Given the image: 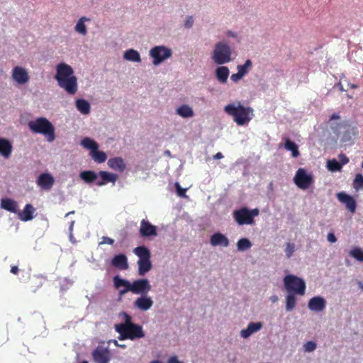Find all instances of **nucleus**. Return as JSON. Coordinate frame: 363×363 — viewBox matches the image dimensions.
I'll list each match as a JSON object with an SVG mask.
<instances>
[{"label":"nucleus","instance_id":"obj_25","mask_svg":"<svg viewBox=\"0 0 363 363\" xmlns=\"http://www.w3.org/2000/svg\"><path fill=\"white\" fill-rule=\"evenodd\" d=\"M111 264L114 267L123 270L127 269L128 267L127 257L123 254L116 255L112 259Z\"/></svg>","mask_w":363,"mask_h":363},{"label":"nucleus","instance_id":"obj_62","mask_svg":"<svg viewBox=\"0 0 363 363\" xmlns=\"http://www.w3.org/2000/svg\"><path fill=\"white\" fill-rule=\"evenodd\" d=\"M116 345L119 347H122V348H125V345H119V344L116 343Z\"/></svg>","mask_w":363,"mask_h":363},{"label":"nucleus","instance_id":"obj_10","mask_svg":"<svg viewBox=\"0 0 363 363\" xmlns=\"http://www.w3.org/2000/svg\"><path fill=\"white\" fill-rule=\"evenodd\" d=\"M358 135L357 127L352 124H342V143L346 145L353 143Z\"/></svg>","mask_w":363,"mask_h":363},{"label":"nucleus","instance_id":"obj_31","mask_svg":"<svg viewBox=\"0 0 363 363\" xmlns=\"http://www.w3.org/2000/svg\"><path fill=\"white\" fill-rule=\"evenodd\" d=\"M133 252L139 257L138 260L150 259L151 254L150 250L145 246H139L133 250Z\"/></svg>","mask_w":363,"mask_h":363},{"label":"nucleus","instance_id":"obj_14","mask_svg":"<svg viewBox=\"0 0 363 363\" xmlns=\"http://www.w3.org/2000/svg\"><path fill=\"white\" fill-rule=\"evenodd\" d=\"M140 234L142 237L156 236V226L152 225L148 220L143 219L140 222Z\"/></svg>","mask_w":363,"mask_h":363},{"label":"nucleus","instance_id":"obj_46","mask_svg":"<svg viewBox=\"0 0 363 363\" xmlns=\"http://www.w3.org/2000/svg\"><path fill=\"white\" fill-rule=\"evenodd\" d=\"M317 347V345L315 342L308 341L303 345L304 351L306 352H311L314 351Z\"/></svg>","mask_w":363,"mask_h":363},{"label":"nucleus","instance_id":"obj_42","mask_svg":"<svg viewBox=\"0 0 363 363\" xmlns=\"http://www.w3.org/2000/svg\"><path fill=\"white\" fill-rule=\"evenodd\" d=\"M327 168L330 172L340 171V162L335 160H328L327 162Z\"/></svg>","mask_w":363,"mask_h":363},{"label":"nucleus","instance_id":"obj_4","mask_svg":"<svg viewBox=\"0 0 363 363\" xmlns=\"http://www.w3.org/2000/svg\"><path fill=\"white\" fill-rule=\"evenodd\" d=\"M232 49L227 42H218L215 45L212 59L217 65H223L232 61Z\"/></svg>","mask_w":363,"mask_h":363},{"label":"nucleus","instance_id":"obj_9","mask_svg":"<svg viewBox=\"0 0 363 363\" xmlns=\"http://www.w3.org/2000/svg\"><path fill=\"white\" fill-rule=\"evenodd\" d=\"M296 185L301 189H307L313 182V176L307 174L303 168H299L294 177Z\"/></svg>","mask_w":363,"mask_h":363},{"label":"nucleus","instance_id":"obj_27","mask_svg":"<svg viewBox=\"0 0 363 363\" xmlns=\"http://www.w3.org/2000/svg\"><path fill=\"white\" fill-rule=\"evenodd\" d=\"M1 206L2 208L14 213L18 212V203L11 199H4L1 201Z\"/></svg>","mask_w":363,"mask_h":363},{"label":"nucleus","instance_id":"obj_32","mask_svg":"<svg viewBox=\"0 0 363 363\" xmlns=\"http://www.w3.org/2000/svg\"><path fill=\"white\" fill-rule=\"evenodd\" d=\"M284 148L286 150L291 152V156L293 157H298L300 155L298 151V145L289 138H286L285 140Z\"/></svg>","mask_w":363,"mask_h":363},{"label":"nucleus","instance_id":"obj_43","mask_svg":"<svg viewBox=\"0 0 363 363\" xmlns=\"http://www.w3.org/2000/svg\"><path fill=\"white\" fill-rule=\"evenodd\" d=\"M353 187L357 190L363 189V176L361 174H357L353 182Z\"/></svg>","mask_w":363,"mask_h":363},{"label":"nucleus","instance_id":"obj_8","mask_svg":"<svg viewBox=\"0 0 363 363\" xmlns=\"http://www.w3.org/2000/svg\"><path fill=\"white\" fill-rule=\"evenodd\" d=\"M172 52L164 46L159 45L155 46L150 51V55L153 58V65H158L165 60L172 56Z\"/></svg>","mask_w":363,"mask_h":363},{"label":"nucleus","instance_id":"obj_56","mask_svg":"<svg viewBox=\"0 0 363 363\" xmlns=\"http://www.w3.org/2000/svg\"><path fill=\"white\" fill-rule=\"evenodd\" d=\"M349 162V159L343 154H342V167Z\"/></svg>","mask_w":363,"mask_h":363},{"label":"nucleus","instance_id":"obj_41","mask_svg":"<svg viewBox=\"0 0 363 363\" xmlns=\"http://www.w3.org/2000/svg\"><path fill=\"white\" fill-rule=\"evenodd\" d=\"M252 67V62L250 60H247L244 65H238V71L244 77Z\"/></svg>","mask_w":363,"mask_h":363},{"label":"nucleus","instance_id":"obj_22","mask_svg":"<svg viewBox=\"0 0 363 363\" xmlns=\"http://www.w3.org/2000/svg\"><path fill=\"white\" fill-rule=\"evenodd\" d=\"M108 165L111 169L121 172H123L126 167L124 160L120 157L110 158L108 161Z\"/></svg>","mask_w":363,"mask_h":363},{"label":"nucleus","instance_id":"obj_37","mask_svg":"<svg viewBox=\"0 0 363 363\" xmlns=\"http://www.w3.org/2000/svg\"><path fill=\"white\" fill-rule=\"evenodd\" d=\"M81 144L84 147L90 150V152H92L96 149H99V145L97 143L89 138H84L82 140Z\"/></svg>","mask_w":363,"mask_h":363},{"label":"nucleus","instance_id":"obj_6","mask_svg":"<svg viewBox=\"0 0 363 363\" xmlns=\"http://www.w3.org/2000/svg\"><path fill=\"white\" fill-rule=\"evenodd\" d=\"M284 287L287 292L303 295L306 291V284L304 281L294 275H286L284 279Z\"/></svg>","mask_w":363,"mask_h":363},{"label":"nucleus","instance_id":"obj_13","mask_svg":"<svg viewBox=\"0 0 363 363\" xmlns=\"http://www.w3.org/2000/svg\"><path fill=\"white\" fill-rule=\"evenodd\" d=\"M118 179V175L106 171H99L98 173V179L96 184L99 186L106 185L111 182L114 184Z\"/></svg>","mask_w":363,"mask_h":363},{"label":"nucleus","instance_id":"obj_51","mask_svg":"<svg viewBox=\"0 0 363 363\" xmlns=\"http://www.w3.org/2000/svg\"><path fill=\"white\" fill-rule=\"evenodd\" d=\"M193 23V18L191 16H188L185 21L184 26L186 28H189L192 26Z\"/></svg>","mask_w":363,"mask_h":363},{"label":"nucleus","instance_id":"obj_50","mask_svg":"<svg viewBox=\"0 0 363 363\" xmlns=\"http://www.w3.org/2000/svg\"><path fill=\"white\" fill-rule=\"evenodd\" d=\"M345 87H346V89L344 88L343 85L342 84V91H347L349 89H355L357 87V85L354 84H350L349 82H347Z\"/></svg>","mask_w":363,"mask_h":363},{"label":"nucleus","instance_id":"obj_36","mask_svg":"<svg viewBox=\"0 0 363 363\" xmlns=\"http://www.w3.org/2000/svg\"><path fill=\"white\" fill-rule=\"evenodd\" d=\"M91 157L97 163H103L107 159L106 152L99 151L98 149L89 153Z\"/></svg>","mask_w":363,"mask_h":363},{"label":"nucleus","instance_id":"obj_55","mask_svg":"<svg viewBox=\"0 0 363 363\" xmlns=\"http://www.w3.org/2000/svg\"><path fill=\"white\" fill-rule=\"evenodd\" d=\"M168 363H182V362L178 360L177 357L174 356V357H172L169 359Z\"/></svg>","mask_w":363,"mask_h":363},{"label":"nucleus","instance_id":"obj_54","mask_svg":"<svg viewBox=\"0 0 363 363\" xmlns=\"http://www.w3.org/2000/svg\"><path fill=\"white\" fill-rule=\"evenodd\" d=\"M19 272V269L17 266H11V272L13 274H17Z\"/></svg>","mask_w":363,"mask_h":363},{"label":"nucleus","instance_id":"obj_53","mask_svg":"<svg viewBox=\"0 0 363 363\" xmlns=\"http://www.w3.org/2000/svg\"><path fill=\"white\" fill-rule=\"evenodd\" d=\"M114 240L112 238L108 237H103V242L101 243H107L108 245H113Z\"/></svg>","mask_w":363,"mask_h":363},{"label":"nucleus","instance_id":"obj_49","mask_svg":"<svg viewBox=\"0 0 363 363\" xmlns=\"http://www.w3.org/2000/svg\"><path fill=\"white\" fill-rule=\"evenodd\" d=\"M243 76L238 71L237 73L233 74L230 77V79L234 82H238L240 79H241Z\"/></svg>","mask_w":363,"mask_h":363},{"label":"nucleus","instance_id":"obj_2","mask_svg":"<svg viewBox=\"0 0 363 363\" xmlns=\"http://www.w3.org/2000/svg\"><path fill=\"white\" fill-rule=\"evenodd\" d=\"M223 110L226 114L233 118V121L238 125L247 124L253 116V109L244 106L240 101L226 105Z\"/></svg>","mask_w":363,"mask_h":363},{"label":"nucleus","instance_id":"obj_44","mask_svg":"<svg viewBox=\"0 0 363 363\" xmlns=\"http://www.w3.org/2000/svg\"><path fill=\"white\" fill-rule=\"evenodd\" d=\"M352 257L359 262H363V250L359 247H355L350 252Z\"/></svg>","mask_w":363,"mask_h":363},{"label":"nucleus","instance_id":"obj_33","mask_svg":"<svg viewBox=\"0 0 363 363\" xmlns=\"http://www.w3.org/2000/svg\"><path fill=\"white\" fill-rule=\"evenodd\" d=\"M76 107L82 114H89L90 113V104L85 99H77L76 101Z\"/></svg>","mask_w":363,"mask_h":363},{"label":"nucleus","instance_id":"obj_24","mask_svg":"<svg viewBox=\"0 0 363 363\" xmlns=\"http://www.w3.org/2000/svg\"><path fill=\"white\" fill-rule=\"evenodd\" d=\"M342 203L345 205L346 208L351 213H354L355 212L357 208V202L352 196L342 192Z\"/></svg>","mask_w":363,"mask_h":363},{"label":"nucleus","instance_id":"obj_39","mask_svg":"<svg viewBox=\"0 0 363 363\" xmlns=\"http://www.w3.org/2000/svg\"><path fill=\"white\" fill-rule=\"evenodd\" d=\"M251 246L252 243L247 238H241L237 242V247L239 251H245Z\"/></svg>","mask_w":363,"mask_h":363},{"label":"nucleus","instance_id":"obj_61","mask_svg":"<svg viewBox=\"0 0 363 363\" xmlns=\"http://www.w3.org/2000/svg\"><path fill=\"white\" fill-rule=\"evenodd\" d=\"M74 224V221H72V222H71V223H70V225H69V230H70L71 231L72 230V228H73Z\"/></svg>","mask_w":363,"mask_h":363},{"label":"nucleus","instance_id":"obj_28","mask_svg":"<svg viewBox=\"0 0 363 363\" xmlns=\"http://www.w3.org/2000/svg\"><path fill=\"white\" fill-rule=\"evenodd\" d=\"M79 177L86 183H96L98 179V173L92 170H85L80 172Z\"/></svg>","mask_w":363,"mask_h":363},{"label":"nucleus","instance_id":"obj_7","mask_svg":"<svg viewBox=\"0 0 363 363\" xmlns=\"http://www.w3.org/2000/svg\"><path fill=\"white\" fill-rule=\"evenodd\" d=\"M258 208L249 210L246 207L241 208L233 212V218L239 225L248 224L251 225L254 223V218L259 215Z\"/></svg>","mask_w":363,"mask_h":363},{"label":"nucleus","instance_id":"obj_29","mask_svg":"<svg viewBox=\"0 0 363 363\" xmlns=\"http://www.w3.org/2000/svg\"><path fill=\"white\" fill-rule=\"evenodd\" d=\"M229 74V69L225 66L218 67L216 69V77L222 84L227 82Z\"/></svg>","mask_w":363,"mask_h":363},{"label":"nucleus","instance_id":"obj_40","mask_svg":"<svg viewBox=\"0 0 363 363\" xmlns=\"http://www.w3.org/2000/svg\"><path fill=\"white\" fill-rule=\"evenodd\" d=\"M87 19L85 17H82L77 22L75 30L77 32L82 34L86 35V27L84 24V21Z\"/></svg>","mask_w":363,"mask_h":363},{"label":"nucleus","instance_id":"obj_52","mask_svg":"<svg viewBox=\"0 0 363 363\" xmlns=\"http://www.w3.org/2000/svg\"><path fill=\"white\" fill-rule=\"evenodd\" d=\"M327 239L330 242H335L337 240L335 235L332 233L328 234Z\"/></svg>","mask_w":363,"mask_h":363},{"label":"nucleus","instance_id":"obj_23","mask_svg":"<svg viewBox=\"0 0 363 363\" xmlns=\"http://www.w3.org/2000/svg\"><path fill=\"white\" fill-rule=\"evenodd\" d=\"M262 327L261 322H251L248 324L246 329H243L240 332V335L243 338L249 337L252 334L259 331Z\"/></svg>","mask_w":363,"mask_h":363},{"label":"nucleus","instance_id":"obj_5","mask_svg":"<svg viewBox=\"0 0 363 363\" xmlns=\"http://www.w3.org/2000/svg\"><path fill=\"white\" fill-rule=\"evenodd\" d=\"M116 331L119 333V340H134L136 339L143 338L145 336V334L143 330V327L138 324H133L130 325L123 326V328H118L115 329Z\"/></svg>","mask_w":363,"mask_h":363},{"label":"nucleus","instance_id":"obj_64","mask_svg":"<svg viewBox=\"0 0 363 363\" xmlns=\"http://www.w3.org/2000/svg\"><path fill=\"white\" fill-rule=\"evenodd\" d=\"M74 211H72L68 212V213L65 215V216H68L69 215H72V214H74Z\"/></svg>","mask_w":363,"mask_h":363},{"label":"nucleus","instance_id":"obj_48","mask_svg":"<svg viewBox=\"0 0 363 363\" xmlns=\"http://www.w3.org/2000/svg\"><path fill=\"white\" fill-rule=\"evenodd\" d=\"M175 186H176L177 193L178 196H185L186 189H182L180 186V185L179 184V183H176L175 184Z\"/></svg>","mask_w":363,"mask_h":363},{"label":"nucleus","instance_id":"obj_15","mask_svg":"<svg viewBox=\"0 0 363 363\" xmlns=\"http://www.w3.org/2000/svg\"><path fill=\"white\" fill-rule=\"evenodd\" d=\"M13 79L20 84H24L29 80V76L27 71L21 67L16 66L12 71Z\"/></svg>","mask_w":363,"mask_h":363},{"label":"nucleus","instance_id":"obj_57","mask_svg":"<svg viewBox=\"0 0 363 363\" xmlns=\"http://www.w3.org/2000/svg\"><path fill=\"white\" fill-rule=\"evenodd\" d=\"M223 157V155L221 152H217L216 155H213V159L215 160L222 159Z\"/></svg>","mask_w":363,"mask_h":363},{"label":"nucleus","instance_id":"obj_30","mask_svg":"<svg viewBox=\"0 0 363 363\" xmlns=\"http://www.w3.org/2000/svg\"><path fill=\"white\" fill-rule=\"evenodd\" d=\"M138 274L140 276L145 275V274L147 273L152 269V267L150 259H145V260H138Z\"/></svg>","mask_w":363,"mask_h":363},{"label":"nucleus","instance_id":"obj_58","mask_svg":"<svg viewBox=\"0 0 363 363\" xmlns=\"http://www.w3.org/2000/svg\"><path fill=\"white\" fill-rule=\"evenodd\" d=\"M228 35L230 36V37H233V38L236 37V35L235 33H233L232 31H228Z\"/></svg>","mask_w":363,"mask_h":363},{"label":"nucleus","instance_id":"obj_63","mask_svg":"<svg viewBox=\"0 0 363 363\" xmlns=\"http://www.w3.org/2000/svg\"><path fill=\"white\" fill-rule=\"evenodd\" d=\"M150 363H162V362L160 360H153V361L150 362Z\"/></svg>","mask_w":363,"mask_h":363},{"label":"nucleus","instance_id":"obj_12","mask_svg":"<svg viewBox=\"0 0 363 363\" xmlns=\"http://www.w3.org/2000/svg\"><path fill=\"white\" fill-rule=\"evenodd\" d=\"M91 355L95 363H109L111 360V352L106 347L98 346Z\"/></svg>","mask_w":363,"mask_h":363},{"label":"nucleus","instance_id":"obj_47","mask_svg":"<svg viewBox=\"0 0 363 363\" xmlns=\"http://www.w3.org/2000/svg\"><path fill=\"white\" fill-rule=\"evenodd\" d=\"M295 250V245L294 243L287 242L286 247V255L288 258H290Z\"/></svg>","mask_w":363,"mask_h":363},{"label":"nucleus","instance_id":"obj_20","mask_svg":"<svg viewBox=\"0 0 363 363\" xmlns=\"http://www.w3.org/2000/svg\"><path fill=\"white\" fill-rule=\"evenodd\" d=\"M113 280L114 286L116 289L124 286L123 289L119 291V295L121 296L127 294L128 291H130L131 286L129 281L121 278L118 275L115 276Z\"/></svg>","mask_w":363,"mask_h":363},{"label":"nucleus","instance_id":"obj_19","mask_svg":"<svg viewBox=\"0 0 363 363\" xmlns=\"http://www.w3.org/2000/svg\"><path fill=\"white\" fill-rule=\"evenodd\" d=\"M35 211V208L30 203H28L25 206L22 211L17 212L18 218L24 222L31 220L33 218V214Z\"/></svg>","mask_w":363,"mask_h":363},{"label":"nucleus","instance_id":"obj_17","mask_svg":"<svg viewBox=\"0 0 363 363\" xmlns=\"http://www.w3.org/2000/svg\"><path fill=\"white\" fill-rule=\"evenodd\" d=\"M134 306L140 311H146L153 305V301L147 295H142L134 301Z\"/></svg>","mask_w":363,"mask_h":363},{"label":"nucleus","instance_id":"obj_18","mask_svg":"<svg viewBox=\"0 0 363 363\" xmlns=\"http://www.w3.org/2000/svg\"><path fill=\"white\" fill-rule=\"evenodd\" d=\"M308 306L312 311L320 312L325 308L326 301L323 297L315 296L309 300Z\"/></svg>","mask_w":363,"mask_h":363},{"label":"nucleus","instance_id":"obj_16","mask_svg":"<svg viewBox=\"0 0 363 363\" xmlns=\"http://www.w3.org/2000/svg\"><path fill=\"white\" fill-rule=\"evenodd\" d=\"M55 183L53 177L49 173L41 174L37 179V184L42 189L50 190Z\"/></svg>","mask_w":363,"mask_h":363},{"label":"nucleus","instance_id":"obj_45","mask_svg":"<svg viewBox=\"0 0 363 363\" xmlns=\"http://www.w3.org/2000/svg\"><path fill=\"white\" fill-rule=\"evenodd\" d=\"M123 315H124V318H125L124 323L116 324L115 325V329H118V328H123V326H126V325L128 326V325L134 324L132 322V318L130 315L127 314L126 313H123Z\"/></svg>","mask_w":363,"mask_h":363},{"label":"nucleus","instance_id":"obj_38","mask_svg":"<svg viewBox=\"0 0 363 363\" xmlns=\"http://www.w3.org/2000/svg\"><path fill=\"white\" fill-rule=\"evenodd\" d=\"M296 303V298L294 294H291V293H289V294H288L286 296V311H292L295 308Z\"/></svg>","mask_w":363,"mask_h":363},{"label":"nucleus","instance_id":"obj_26","mask_svg":"<svg viewBox=\"0 0 363 363\" xmlns=\"http://www.w3.org/2000/svg\"><path fill=\"white\" fill-rule=\"evenodd\" d=\"M12 149L11 143L7 139L0 138V155L5 158H9Z\"/></svg>","mask_w":363,"mask_h":363},{"label":"nucleus","instance_id":"obj_34","mask_svg":"<svg viewBox=\"0 0 363 363\" xmlns=\"http://www.w3.org/2000/svg\"><path fill=\"white\" fill-rule=\"evenodd\" d=\"M123 57L130 62H140L141 61L139 52L133 49H129L124 52Z\"/></svg>","mask_w":363,"mask_h":363},{"label":"nucleus","instance_id":"obj_21","mask_svg":"<svg viewBox=\"0 0 363 363\" xmlns=\"http://www.w3.org/2000/svg\"><path fill=\"white\" fill-rule=\"evenodd\" d=\"M210 242L213 246L228 247L229 240L228 238L220 233H216L211 236Z\"/></svg>","mask_w":363,"mask_h":363},{"label":"nucleus","instance_id":"obj_59","mask_svg":"<svg viewBox=\"0 0 363 363\" xmlns=\"http://www.w3.org/2000/svg\"><path fill=\"white\" fill-rule=\"evenodd\" d=\"M339 118V116L337 115V114H333L330 119H335V118Z\"/></svg>","mask_w":363,"mask_h":363},{"label":"nucleus","instance_id":"obj_60","mask_svg":"<svg viewBox=\"0 0 363 363\" xmlns=\"http://www.w3.org/2000/svg\"><path fill=\"white\" fill-rule=\"evenodd\" d=\"M336 197L340 201V197H341L340 192L336 193Z\"/></svg>","mask_w":363,"mask_h":363},{"label":"nucleus","instance_id":"obj_35","mask_svg":"<svg viewBox=\"0 0 363 363\" xmlns=\"http://www.w3.org/2000/svg\"><path fill=\"white\" fill-rule=\"evenodd\" d=\"M177 113L183 118H189L194 116V111L188 105H182L177 109Z\"/></svg>","mask_w":363,"mask_h":363},{"label":"nucleus","instance_id":"obj_1","mask_svg":"<svg viewBox=\"0 0 363 363\" xmlns=\"http://www.w3.org/2000/svg\"><path fill=\"white\" fill-rule=\"evenodd\" d=\"M55 78L58 85L67 94L74 95L77 91V79L74 75V69L70 65L63 62L58 64Z\"/></svg>","mask_w":363,"mask_h":363},{"label":"nucleus","instance_id":"obj_3","mask_svg":"<svg viewBox=\"0 0 363 363\" xmlns=\"http://www.w3.org/2000/svg\"><path fill=\"white\" fill-rule=\"evenodd\" d=\"M32 133L44 135L46 140L52 143L55 140V127L46 118L39 117L28 123Z\"/></svg>","mask_w":363,"mask_h":363},{"label":"nucleus","instance_id":"obj_11","mask_svg":"<svg viewBox=\"0 0 363 363\" xmlns=\"http://www.w3.org/2000/svg\"><path fill=\"white\" fill-rule=\"evenodd\" d=\"M130 291L135 294L147 295L151 290V285L147 279H140L130 283Z\"/></svg>","mask_w":363,"mask_h":363}]
</instances>
